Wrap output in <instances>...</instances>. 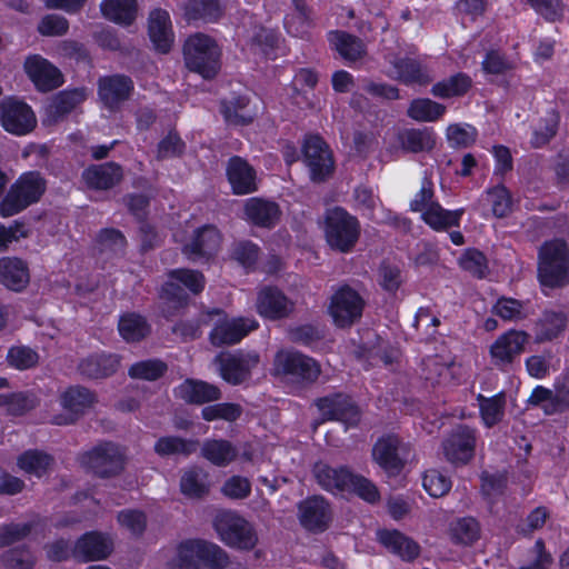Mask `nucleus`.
Instances as JSON below:
<instances>
[{
  "instance_id": "774afa93",
  "label": "nucleus",
  "mask_w": 569,
  "mask_h": 569,
  "mask_svg": "<svg viewBox=\"0 0 569 569\" xmlns=\"http://www.w3.org/2000/svg\"><path fill=\"white\" fill-rule=\"evenodd\" d=\"M551 563L550 556L545 551L541 540H538L526 556L519 569H547Z\"/></svg>"
},
{
  "instance_id": "cd10ccee",
  "label": "nucleus",
  "mask_w": 569,
  "mask_h": 569,
  "mask_svg": "<svg viewBox=\"0 0 569 569\" xmlns=\"http://www.w3.org/2000/svg\"><path fill=\"white\" fill-rule=\"evenodd\" d=\"M227 177L236 194H248L258 189L256 170L240 157H232L228 161Z\"/></svg>"
},
{
  "instance_id": "4d7b16f0",
  "label": "nucleus",
  "mask_w": 569,
  "mask_h": 569,
  "mask_svg": "<svg viewBox=\"0 0 569 569\" xmlns=\"http://www.w3.org/2000/svg\"><path fill=\"white\" fill-rule=\"evenodd\" d=\"M36 406V398L24 392L0 395V408L13 416L22 415Z\"/></svg>"
},
{
  "instance_id": "c9c22d12",
  "label": "nucleus",
  "mask_w": 569,
  "mask_h": 569,
  "mask_svg": "<svg viewBox=\"0 0 569 569\" xmlns=\"http://www.w3.org/2000/svg\"><path fill=\"white\" fill-rule=\"evenodd\" d=\"M379 541L402 560L411 561L420 553L419 545L411 538L397 530H381L378 532Z\"/></svg>"
},
{
  "instance_id": "412c9836",
  "label": "nucleus",
  "mask_w": 569,
  "mask_h": 569,
  "mask_svg": "<svg viewBox=\"0 0 569 569\" xmlns=\"http://www.w3.org/2000/svg\"><path fill=\"white\" fill-rule=\"evenodd\" d=\"M293 302L278 288L264 287L257 296V312L267 319L278 320L288 317L293 310Z\"/></svg>"
},
{
  "instance_id": "aec40b11",
  "label": "nucleus",
  "mask_w": 569,
  "mask_h": 569,
  "mask_svg": "<svg viewBox=\"0 0 569 569\" xmlns=\"http://www.w3.org/2000/svg\"><path fill=\"white\" fill-rule=\"evenodd\" d=\"M24 71L34 86L42 91L56 89L63 83L60 70L39 54L27 58Z\"/></svg>"
},
{
  "instance_id": "69168bd1",
  "label": "nucleus",
  "mask_w": 569,
  "mask_h": 569,
  "mask_svg": "<svg viewBox=\"0 0 569 569\" xmlns=\"http://www.w3.org/2000/svg\"><path fill=\"white\" fill-rule=\"evenodd\" d=\"M166 371V365L159 360H146L134 363L129 375L132 378L156 380L163 375Z\"/></svg>"
},
{
  "instance_id": "c756f323",
  "label": "nucleus",
  "mask_w": 569,
  "mask_h": 569,
  "mask_svg": "<svg viewBox=\"0 0 569 569\" xmlns=\"http://www.w3.org/2000/svg\"><path fill=\"white\" fill-rule=\"evenodd\" d=\"M528 403L540 408L547 416L560 413L569 408V390H551L543 386H537L531 391Z\"/></svg>"
},
{
  "instance_id": "4468645a",
  "label": "nucleus",
  "mask_w": 569,
  "mask_h": 569,
  "mask_svg": "<svg viewBox=\"0 0 569 569\" xmlns=\"http://www.w3.org/2000/svg\"><path fill=\"white\" fill-rule=\"evenodd\" d=\"M0 123L6 131L23 136L36 127L37 119L27 103L8 98L0 103Z\"/></svg>"
},
{
  "instance_id": "a878e982",
  "label": "nucleus",
  "mask_w": 569,
  "mask_h": 569,
  "mask_svg": "<svg viewBox=\"0 0 569 569\" xmlns=\"http://www.w3.org/2000/svg\"><path fill=\"white\" fill-rule=\"evenodd\" d=\"M148 34L154 48L167 53L174 41L170 14L167 10L156 8L149 13Z\"/></svg>"
},
{
  "instance_id": "49530a36",
  "label": "nucleus",
  "mask_w": 569,
  "mask_h": 569,
  "mask_svg": "<svg viewBox=\"0 0 569 569\" xmlns=\"http://www.w3.org/2000/svg\"><path fill=\"white\" fill-rule=\"evenodd\" d=\"M280 38L277 32L266 28H259L251 38L250 50L256 56L266 59H274L279 49Z\"/></svg>"
},
{
  "instance_id": "8fccbe9b",
  "label": "nucleus",
  "mask_w": 569,
  "mask_h": 569,
  "mask_svg": "<svg viewBox=\"0 0 569 569\" xmlns=\"http://www.w3.org/2000/svg\"><path fill=\"white\" fill-rule=\"evenodd\" d=\"M471 87V79L465 73H457L433 84L431 93L447 99L465 94Z\"/></svg>"
},
{
  "instance_id": "423d86ee",
  "label": "nucleus",
  "mask_w": 569,
  "mask_h": 569,
  "mask_svg": "<svg viewBox=\"0 0 569 569\" xmlns=\"http://www.w3.org/2000/svg\"><path fill=\"white\" fill-rule=\"evenodd\" d=\"M272 373L295 382L312 383L320 373V365L311 357L293 350H279L273 358Z\"/></svg>"
},
{
  "instance_id": "338daca9",
  "label": "nucleus",
  "mask_w": 569,
  "mask_h": 569,
  "mask_svg": "<svg viewBox=\"0 0 569 569\" xmlns=\"http://www.w3.org/2000/svg\"><path fill=\"white\" fill-rule=\"evenodd\" d=\"M488 201L491 203L496 217H506L511 211V196L503 186H497L489 190Z\"/></svg>"
},
{
  "instance_id": "9b49d317",
  "label": "nucleus",
  "mask_w": 569,
  "mask_h": 569,
  "mask_svg": "<svg viewBox=\"0 0 569 569\" xmlns=\"http://www.w3.org/2000/svg\"><path fill=\"white\" fill-rule=\"evenodd\" d=\"M81 463L99 477H110L122 470L124 456L118 446L107 442L86 452Z\"/></svg>"
},
{
  "instance_id": "f8f14e48",
  "label": "nucleus",
  "mask_w": 569,
  "mask_h": 569,
  "mask_svg": "<svg viewBox=\"0 0 569 569\" xmlns=\"http://www.w3.org/2000/svg\"><path fill=\"white\" fill-rule=\"evenodd\" d=\"M204 283L201 272L191 269H176L169 272L168 281L161 290V298L182 306L187 301V295L182 287L197 295L203 290Z\"/></svg>"
},
{
  "instance_id": "7c9ffc66",
  "label": "nucleus",
  "mask_w": 569,
  "mask_h": 569,
  "mask_svg": "<svg viewBox=\"0 0 569 569\" xmlns=\"http://www.w3.org/2000/svg\"><path fill=\"white\" fill-rule=\"evenodd\" d=\"M280 213L279 206L272 201L261 198H250L244 202L246 219L258 227H274L279 221Z\"/></svg>"
},
{
  "instance_id": "6e6552de",
  "label": "nucleus",
  "mask_w": 569,
  "mask_h": 569,
  "mask_svg": "<svg viewBox=\"0 0 569 569\" xmlns=\"http://www.w3.org/2000/svg\"><path fill=\"white\" fill-rule=\"evenodd\" d=\"M207 318L206 323L212 326L210 341L217 347L238 343L259 326L254 318H230L219 309L208 312Z\"/></svg>"
},
{
  "instance_id": "1a4fd4ad",
  "label": "nucleus",
  "mask_w": 569,
  "mask_h": 569,
  "mask_svg": "<svg viewBox=\"0 0 569 569\" xmlns=\"http://www.w3.org/2000/svg\"><path fill=\"white\" fill-rule=\"evenodd\" d=\"M529 336L521 330H508L500 335L490 346L491 363L500 370L509 369L525 351Z\"/></svg>"
},
{
  "instance_id": "473e14b6",
  "label": "nucleus",
  "mask_w": 569,
  "mask_h": 569,
  "mask_svg": "<svg viewBox=\"0 0 569 569\" xmlns=\"http://www.w3.org/2000/svg\"><path fill=\"white\" fill-rule=\"evenodd\" d=\"M82 178L89 188L104 190L120 181L122 170L113 162L94 164L83 171Z\"/></svg>"
},
{
  "instance_id": "5701e85b",
  "label": "nucleus",
  "mask_w": 569,
  "mask_h": 569,
  "mask_svg": "<svg viewBox=\"0 0 569 569\" xmlns=\"http://www.w3.org/2000/svg\"><path fill=\"white\" fill-rule=\"evenodd\" d=\"M259 357L256 353L241 356L221 353L216 358L221 377L229 383L238 385L248 379L251 368L257 366Z\"/></svg>"
},
{
  "instance_id": "09e8293b",
  "label": "nucleus",
  "mask_w": 569,
  "mask_h": 569,
  "mask_svg": "<svg viewBox=\"0 0 569 569\" xmlns=\"http://www.w3.org/2000/svg\"><path fill=\"white\" fill-rule=\"evenodd\" d=\"M446 112V107L428 98L415 99L409 108L408 116L420 122H433L440 119Z\"/></svg>"
},
{
  "instance_id": "20e7f679",
  "label": "nucleus",
  "mask_w": 569,
  "mask_h": 569,
  "mask_svg": "<svg viewBox=\"0 0 569 569\" xmlns=\"http://www.w3.org/2000/svg\"><path fill=\"white\" fill-rule=\"evenodd\" d=\"M46 190V182L38 172H27L10 187L0 202V216H14L37 202Z\"/></svg>"
},
{
  "instance_id": "a18cd8bd",
  "label": "nucleus",
  "mask_w": 569,
  "mask_h": 569,
  "mask_svg": "<svg viewBox=\"0 0 569 569\" xmlns=\"http://www.w3.org/2000/svg\"><path fill=\"white\" fill-rule=\"evenodd\" d=\"M181 492L190 498H200L208 493V473L200 467H191L183 471L180 480Z\"/></svg>"
},
{
  "instance_id": "0e129e2a",
  "label": "nucleus",
  "mask_w": 569,
  "mask_h": 569,
  "mask_svg": "<svg viewBox=\"0 0 569 569\" xmlns=\"http://www.w3.org/2000/svg\"><path fill=\"white\" fill-rule=\"evenodd\" d=\"M7 360L11 367L26 370L37 365L39 356L31 348L18 346L8 351Z\"/></svg>"
},
{
  "instance_id": "e433bc0d",
  "label": "nucleus",
  "mask_w": 569,
  "mask_h": 569,
  "mask_svg": "<svg viewBox=\"0 0 569 569\" xmlns=\"http://www.w3.org/2000/svg\"><path fill=\"white\" fill-rule=\"evenodd\" d=\"M100 11L107 20L128 27L137 19L138 2L137 0H102Z\"/></svg>"
},
{
  "instance_id": "052dcab7",
  "label": "nucleus",
  "mask_w": 569,
  "mask_h": 569,
  "mask_svg": "<svg viewBox=\"0 0 569 569\" xmlns=\"http://www.w3.org/2000/svg\"><path fill=\"white\" fill-rule=\"evenodd\" d=\"M460 268L473 277L483 278L488 271V262L482 252L467 249L458 260Z\"/></svg>"
},
{
  "instance_id": "f3484780",
  "label": "nucleus",
  "mask_w": 569,
  "mask_h": 569,
  "mask_svg": "<svg viewBox=\"0 0 569 569\" xmlns=\"http://www.w3.org/2000/svg\"><path fill=\"white\" fill-rule=\"evenodd\" d=\"M385 58L391 66L389 76L407 86H427L432 81L427 67L416 59L391 52L386 53Z\"/></svg>"
},
{
  "instance_id": "393cba45",
  "label": "nucleus",
  "mask_w": 569,
  "mask_h": 569,
  "mask_svg": "<svg viewBox=\"0 0 569 569\" xmlns=\"http://www.w3.org/2000/svg\"><path fill=\"white\" fill-rule=\"evenodd\" d=\"M132 89V81L128 77L116 74L99 80L98 94L102 104L113 111L129 98Z\"/></svg>"
},
{
  "instance_id": "58836bf2",
  "label": "nucleus",
  "mask_w": 569,
  "mask_h": 569,
  "mask_svg": "<svg viewBox=\"0 0 569 569\" xmlns=\"http://www.w3.org/2000/svg\"><path fill=\"white\" fill-rule=\"evenodd\" d=\"M119 365V359L113 355H92L83 359L79 365L80 372L89 378H104L112 375Z\"/></svg>"
},
{
  "instance_id": "79ce46f5",
  "label": "nucleus",
  "mask_w": 569,
  "mask_h": 569,
  "mask_svg": "<svg viewBox=\"0 0 569 569\" xmlns=\"http://www.w3.org/2000/svg\"><path fill=\"white\" fill-rule=\"evenodd\" d=\"M477 400L479 405L480 417L486 427L491 428L503 419L506 398L502 392L492 397L478 395Z\"/></svg>"
},
{
  "instance_id": "dca6fc26",
  "label": "nucleus",
  "mask_w": 569,
  "mask_h": 569,
  "mask_svg": "<svg viewBox=\"0 0 569 569\" xmlns=\"http://www.w3.org/2000/svg\"><path fill=\"white\" fill-rule=\"evenodd\" d=\"M316 407L322 417L321 422L327 420L340 421L346 426V430L357 426L360 420L359 409L349 397L340 393L318 399Z\"/></svg>"
},
{
  "instance_id": "c03bdc74",
  "label": "nucleus",
  "mask_w": 569,
  "mask_h": 569,
  "mask_svg": "<svg viewBox=\"0 0 569 569\" xmlns=\"http://www.w3.org/2000/svg\"><path fill=\"white\" fill-rule=\"evenodd\" d=\"M330 44L347 61H357L365 53L363 43L356 37L343 31H332L329 33Z\"/></svg>"
},
{
  "instance_id": "b1692460",
  "label": "nucleus",
  "mask_w": 569,
  "mask_h": 569,
  "mask_svg": "<svg viewBox=\"0 0 569 569\" xmlns=\"http://www.w3.org/2000/svg\"><path fill=\"white\" fill-rule=\"evenodd\" d=\"M406 447L396 436L380 438L372 449L373 460L388 473L395 475L403 466Z\"/></svg>"
},
{
  "instance_id": "f03ea898",
  "label": "nucleus",
  "mask_w": 569,
  "mask_h": 569,
  "mask_svg": "<svg viewBox=\"0 0 569 569\" xmlns=\"http://www.w3.org/2000/svg\"><path fill=\"white\" fill-rule=\"evenodd\" d=\"M186 67L204 79H212L220 70L221 49L211 37L203 33L190 36L183 46Z\"/></svg>"
},
{
  "instance_id": "e2e57ef3",
  "label": "nucleus",
  "mask_w": 569,
  "mask_h": 569,
  "mask_svg": "<svg viewBox=\"0 0 569 569\" xmlns=\"http://www.w3.org/2000/svg\"><path fill=\"white\" fill-rule=\"evenodd\" d=\"M477 138V130L470 124H451L447 129V139L455 148H466Z\"/></svg>"
},
{
  "instance_id": "4c0bfd02",
  "label": "nucleus",
  "mask_w": 569,
  "mask_h": 569,
  "mask_svg": "<svg viewBox=\"0 0 569 569\" xmlns=\"http://www.w3.org/2000/svg\"><path fill=\"white\" fill-rule=\"evenodd\" d=\"M177 397L192 403H204L220 398V390L213 386L198 380H186L176 388Z\"/></svg>"
},
{
  "instance_id": "7ed1b4c3",
  "label": "nucleus",
  "mask_w": 569,
  "mask_h": 569,
  "mask_svg": "<svg viewBox=\"0 0 569 569\" xmlns=\"http://www.w3.org/2000/svg\"><path fill=\"white\" fill-rule=\"evenodd\" d=\"M538 276L545 287H561L569 282V254L563 241L552 240L541 247Z\"/></svg>"
},
{
  "instance_id": "ea45409f",
  "label": "nucleus",
  "mask_w": 569,
  "mask_h": 569,
  "mask_svg": "<svg viewBox=\"0 0 569 569\" xmlns=\"http://www.w3.org/2000/svg\"><path fill=\"white\" fill-rule=\"evenodd\" d=\"M463 214V209L446 210L438 202L428 208L422 220L436 231H445L451 227H458Z\"/></svg>"
},
{
  "instance_id": "9d476101",
  "label": "nucleus",
  "mask_w": 569,
  "mask_h": 569,
  "mask_svg": "<svg viewBox=\"0 0 569 569\" xmlns=\"http://www.w3.org/2000/svg\"><path fill=\"white\" fill-rule=\"evenodd\" d=\"M476 443L477 431L468 426L460 425L442 441V452L451 465L463 466L472 460Z\"/></svg>"
},
{
  "instance_id": "603ef678",
  "label": "nucleus",
  "mask_w": 569,
  "mask_h": 569,
  "mask_svg": "<svg viewBox=\"0 0 569 569\" xmlns=\"http://www.w3.org/2000/svg\"><path fill=\"white\" fill-rule=\"evenodd\" d=\"M220 14V0H189L184 7V17L188 21L198 19L216 21Z\"/></svg>"
},
{
  "instance_id": "5fc2aeb1",
  "label": "nucleus",
  "mask_w": 569,
  "mask_h": 569,
  "mask_svg": "<svg viewBox=\"0 0 569 569\" xmlns=\"http://www.w3.org/2000/svg\"><path fill=\"white\" fill-rule=\"evenodd\" d=\"M248 107L249 100L246 97H239L232 101L222 102L221 112L228 123L246 124L254 117V112Z\"/></svg>"
},
{
  "instance_id": "3c124183",
  "label": "nucleus",
  "mask_w": 569,
  "mask_h": 569,
  "mask_svg": "<svg viewBox=\"0 0 569 569\" xmlns=\"http://www.w3.org/2000/svg\"><path fill=\"white\" fill-rule=\"evenodd\" d=\"M198 449V441L180 437L167 436L160 438L154 445L159 456L182 455L190 456Z\"/></svg>"
},
{
  "instance_id": "a19ab883",
  "label": "nucleus",
  "mask_w": 569,
  "mask_h": 569,
  "mask_svg": "<svg viewBox=\"0 0 569 569\" xmlns=\"http://www.w3.org/2000/svg\"><path fill=\"white\" fill-rule=\"evenodd\" d=\"M293 9L284 18L287 32L297 38H305L309 34L312 21L307 11L303 0H292Z\"/></svg>"
},
{
  "instance_id": "37998d69",
  "label": "nucleus",
  "mask_w": 569,
  "mask_h": 569,
  "mask_svg": "<svg viewBox=\"0 0 569 569\" xmlns=\"http://www.w3.org/2000/svg\"><path fill=\"white\" fill-rule=\"evenodd\" d=\"M18 467L27 475L40 478L53 463V458L40 450H28L18 457Z\"/></svg>"
},
{
  "instance_id": "13d9d810",
  "label": "nucleus",
  "mask_w": 569,
  "mask_h": 569,
  "mask_svg": "<svg viewBox=\"0 0 569 569\" xmlns=\"http://www.w3.org/2000/svg\"><path fill=\"white\" fill-rule=\"evenodd\" d=\"M400 139L402 147L411 152L428 151L435 146L433 133L428 129L405 131Z\"/></svg>"
},
{
  "instance_id": "de8ad7c7",
  "label": "nucleus",
  "mask_w": 569,
  "mask_h": 569,
  "mask_svg": "<svg viewBox=\"0 0 569 569\" xmlns=\"http://www.w3.org/2000/svg\"><path fill=\"white\" fill-rule=\"evenodd\" d=\"M120 336L128 342L143 339L150 332V326L146 319L137 313L123 315L118 323Z\"/></svg>"
},
{
  "instance_id": "864d4df0",
  "label": "nucleus",
  "mask_w": 569,
  "mask_h": 569,
  "mask_svg": "<svg viewBox=\"0 0 569 569\" xmlns=\"http://www.w3.org/2000/svg\"><path fill=\"white\" fill-rule=\"evenodd\" d=\"M450 537L456 543L471 545L480 536L479 523L471 517L460 518L450 525Z\"/></svg>"
},
{
  "instance_id": "0eeeda50",
  "label": "nucleus",
  "mask_w": 569,
  "mask_h": 569,
  "mask_svg": "<svg viewBox=\"0 0 569 569\" xmlns=\"http://www.w3.org/2000/svg\"><path fill=\"white\" fill-rule=\"evenodd\" d=\"M325 234L332 249L349 252L359 239L360 224L356 217L337 207L327 211Z\"/></svg>"
},
{
  "instance_id": "ddd939ff",
  "label": "nucleus",
  "mask_w": 569,
  "mask_h": 569,
  "mask_svg": "<svg viewBox=\"0 0 569 569\" xmlns=\"http://www.w3.org/2000/svg\"><path fill=\"white\" fill-rule=\"evenodd\" d=\"M363 299L352 288L345 286L331 297L329 313L333 322L341 328L351 326L358 320L363 310Z\"/></svg>"
},
{
  "instance_id": "72a5a7b5",
  "label": "nucleus",
  "mask_w": 569,
  "mask_h": 569,
  "mask_svg": "<svg viewBox=\"0 0 569 569\" xmlns=\"http://www.w3.org/2000/svg\"><path fill=\"white\" fill-rule=\"evenodd\" d=\"M29 270L24 261L16 257L0 258V283L20 291L29 282Z\"/></svg>"
},
{
  "instance_id": "680f3d73",
  "label": "nucleus",
  "mask_w": 569,
  "mask_h": 569,
  "mask_svg": "<svg viewBox=\"0 0 569 569\" xmlns=\"http://www.w3.org/2000/svg\"><path fill=\"white\" fill-rule=\"evenodd\" d=\"M558 122V113L555 110L548 111L546 117L533 129L532 146L538 148L546 144L556 134Z\"/></svg>"
},
{
  "instance_id": "c85d7f7f",
  "label": "nucleus",
  "mask_w": 569,
  "mask_h": 569,
  "mask_svg": "<svg viewBox=\"0 0 569 569\" xmlns=\"http://www.w3.org/2000/svg\"><path fill=\"white\" fill-rule=\"evenodd\" d=\"M112 551L109 537L99 532H87L76 542L72 553L81 561H94L107 558Z\"/></svg>"
},
{
  "instance_id": "6e6d98bb",
  "label": "nucleus",
  "mask_w": 569,
  "mask_h": 569,
  "mask_svg": "<svg viewBox=\"0 0 569 569\" xmlns=\"http://www.w3.org/2000/svg\"><path fill=\"white\" fill-rule=\"evenodd\" d=\"M566 327V317L562 312L546 311L537 325V339L539 341L556 338Z\"/></svg>"
},
{
  "instance_id": "2f4dec72",
  "label": "nucleus",
  "mask_w": 569,
  "mask_h": 569,
  "mask_svg": "<svg viewBox=\"0 0 569 569\" xmlns=\"http://www.w3.org/2000/svg\"><path fill=\"white\" fill-rule=\"evenodd\" d=\"M313 473L319 486L332 493L347 491L352 480V473L345 467L333 468L317 463Z\"/></svg>"
},
{
  "instance_id": "bf43d9fd",
  "label": "nucleus",
  "mask_w": 569,
  "mask_h": 569,
  "mask_svg": "<svg viewBox=\"0 0 569 569\" xmlns=\"http://www.w3.org/2000/svg\"><path fill=\"white\" fill-rule=\"evenodd\" d=\"M425 490L433 498L443 497L451 487V479L437 469L427 470L422 478Z\"/></svg>"
},
{
  "instance_id": "39448f33",
  "label": "nucleus",
  "mask_w": 569,
  "mask_h": 569,
  "mask_svg": "<svg viewBox=\"0 0 569 569\" xmlns=\"http://www.w3.org/2000/svg\"><path fill=\"white\" fill-rule=\"evenodd\" d=\"M213 527L219 539L228 547L251 550L258 543L253 525L237 512H219L213 520Z\"/></svg>"
},
{
  "instance_id": "2eb2a0df",
  "label": "nucleus",
  "mask_w": 569,
  "mask_h": 569,
  "mask_svg": "<svg viewBox=\"0 0 569 569\" xmlns=\"http://www.w3.org/2000/svg\"><path fill=\"white\" fill-rule=\"evenodd\" d=\"M303 162L308 167L310 178L313 181H323L333 171L332 153L327 143L318 136L306 139Z\"/></svg>"
},
{
  "instance_id": "4be33fe9",
  "label": "nucleus",
  "mask_w": 569,
  "mask_h": 569,
  "mask_svg": "<svg viewBox=\"0 0 569 569\" xmlns=\"http://www.w3.org/2000/svg\"><path fill=\"white\" fill-rule=\"evenodd\" d=\"M201 457L216 467H227L237 461L238 458L250 461L251 453L239 452L237 446L226 439H207L200 449Z\"/></svg>"
},
{
  "instance_id": "6ab92c4d",
  "label": "nucleus",
  "mask_w": 569,
  "mask_h": 569,
  "mask_svg": "<svg viewBox=\"0 0 569 569\" xmlns=\"http://www.w3.org/2000/svg\"><path fill=\"white\" fill-rule=\"evenodd\" d=\"M221 244V236L213 226H204L194 231L189 242L183 246V253L192 261L209 259Z\"/></svg>"
},
{
  "instance_id": "f704fd0d",
  "label": "nucleus",
  "mask_w": 569,
  "mask_h": 569,
  "mask_svg": "<svg viewBox=\"0 0 569 569\" xmlns=\"http://www.w3.org/2000/svg\"><path fill=\"white\" fill-rule=\"evenodd\" d=\"M87 98L84 89L66 90L57 94L46 107V122H57Z\"/></svg>"
},
{
  "instance_id": "a211bd4d",
  "label": "nucleus",
  "mask_w": 569,
  "mask_h": 569,
  "mask_svg": "<svg viewBox=\"0 0 569 569\" xmlns=\"http://www.w3.org/2000/svg\"><path fill=\"white\" fill-rule=\"evenodd\" d=\"M94 401V395L87 388L70 387L60 396V403L66 413L53 417L52 422L59 426L72 423L80 415L91 408Z\"/></svg>"
},
{
  "instance_id": "f257e3e1",
  "label": "nucleus",
  "mask_w": 569,
  "mask_h": 569,
  "mask_svg": "<svg viewBox=\"0 0 569 569\" xmlns=\"http://www.w3.org/2000/svg\"><path fill=\"white\" fill-rule=\"evenodd\" d=\"M229 563L227 552L216 543L189 540L181 543L164 565V569H224Z\"/></svg>"
},
{
  "instance_id": "bb28decb",
  "label": "nucleus",
  "mask_w": 569,
  "mask_h": 569,
  "mask_svg": "<svg viewBox=\"0 0 569 569\" xmlns=\"http://www.w3.org/2000/svg\"><path fill=\"white\" fill-rule=\"evenodd\" d=\"M329 505L322 497H311L299 503V520L309 531H323L330 521Z\"/></svg>"
}]
</instances>
